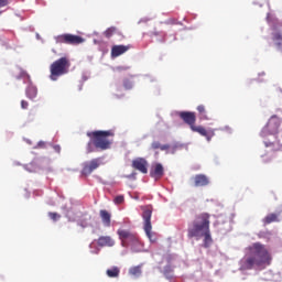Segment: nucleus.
<instances>
[{
	"instance_id": "1",
	"label": "nucleus",
	"mask_w": 282,
	"mask_h": 282,
	"mask_svg": "<svg viewBox=\"0 0 282 282\" xmlns=\"http://www.w3.org/2000/svg\"><path fill=\"white\" fill-rule=\"evenodd\" d=\"M113 130H95L87 132L90 139L86 145V153H96V151H109L113 144Z\"/></svg>"
},
{
	"instance_id": "2",
	"label": "nucleus",
	"mask_w": 282,
	"mask_h": 282,
	"mask_svg": "<svg viewBox=\"0 0 282 282\" xmlns=\"http://www.w3.org/2000/svg\"><path fill=\"white\" fill-rule=\"evenodd\" d=\"M187 236L193 237H205V248L213 246V238L210 237V215L203 213L196 216L195 220L188 225Z\"/></svg>"
},
{
	"instance_id": "3",
	"label": "nucleus",
	"mask_w": 282,
	"mask_h": 282,
	"mask_svg": "<svg viewBox=\"0 0 282 282\" xmlns=\"http://www.w3.org/2000/svg\"><path fill=\"white\" fill-rule=\"evenodd\" d=\"M272 258L265 249H250L245 257V269L252 270L253 268H263L270 265Z\"/></svg>"
},
{
	"instance_id": "4",
	"label": "nucleus",
	"mask_w": 282,
	"mask_h": 282,
	"mask_svg": "<svg viewBox=\"0 0 282 282\" xmlns=\"http://www.w3.org/2000/svg\"><path fill=\"white\" fill-rule=\"evenodd\" d=\"M69 67H72V61L67 56L54 61L50 65V78L52 80H58L61 76L69 74Z\"/></svg>"
},
{
	"instance_id": "5",
	"label": "nucleus",
	"mask_w": 282,
	"mask_h": 282,
	"mask_svg": "<svg viewBox=\"0 0 282 282\" xmlns=\"http://www.w3.org/2000/svg\"><path fill=\"white\" fill-rule=\"evenodd\" d=\"M142 210V219H143V230L150 241L155 242V234H153V226L151 225V217L153 216V206L145 205L141 207Z\"/></svg>"
},
{
	"instance_id": "6",
	"label": "nucleus",
	"mask_w": 282,
	"mask_h": 282,
	"mask_svg": "<svg viewBox=\"0 0 282 282\" xmlns=\"http://www.w3.org/2000/svg\"><path fill=\"white\" fill-rule=\"evenodd\" d=\"M117 235L122 242V246H138V236L127 229H118Z\"/></svg>"
},
{
	"instance_id": "7",
	"label": "nucleus",
	"mask_w": 282,
	"mask_h": 282,
	"mask_svg": "<svg viewBox=\"0 0 282 282\" xmlns=\"http://www.w3.org/2000/svg\"><path fill=\"white\" fill-rule=\"evenodd\" d=\"M56 43H65L66 45H80V43H85V39L80 35L74 34H62L55 37Z\"/></svg>"
},
{
	"instance_id": "8",
	"label": "nucleus",
	"mask_w": 282,
	"mask_h": 282,
	"mask_svg": "<svg viewBox=\"0 0 282 282\" xmlns=\"http://www.w3.org/2000/svg\"><path fill=\"white\" fill-rule=\"evenodd\" d=\"M101 165H102L101 158H96L90 161L84 162L83 169H82V175H85V177H87L88 175H91L93 171H96V169L100 167Z\"/></svg>"
},
{
	"instance_id": "9",
	"label": "nucleus",
	"mask_w": 282,
	"mask_h": 282,
	"mask_svg": "<svg viewBox=\"0 0 282 282\" xmlns=\"http://www.w3.org/2000/svg\"><path fill=\"white\" fill-rule=\"evenodd\" d=\"M180 118H182L183 122H185V124H188L189 129L193 130V128H195V122H197V116L195 115V112H191V111H182L178 113Z\"/></svg>"
},
{
	"instance_id": "10",
	"label": "nucleus",
	"mask_w": 282,
	"mask_h": 282,
	"mask_svg": "<svg viewBox=\"0 0 282 282\" xmlns=\"http://www.w3.org/2000/svg\"><path fill=\"white\" fill-rule=\"evenodd\" d=\"M132 167H134L135 171L143 173V175H147V173H149V162L144 158L134 159L132 161Z\"/></svg>"
},
{
	"instance_id": "11",
	"label": "nucleus",
	"mask_w": 282,
	"mask_h": 282,
	"mask_svg": "<svg viewBox=\"0 0 282 282\" xmlns=\"http://www.w3.org/2000/svg\"><path fill=\"white\" fill-rule=\"evenodd\" d=\"M150 177L153 180H162L164 177V165L162 163H153L150 169Z\"/></svg>"
},
{
	"instance_id": "12",
	"label": "nucleus",
	"mask_w": 282,
	"mask_h": 282,
	"mask_svg": "<svg viewBox=\"0 0 282 282\" xmlns=\"http://www.w3.org/2000/svg\"><path fill=\"white\" fill-rule=\"evenodd\" d=\"M279 119H276L275 117H272L269 122L267 123V126L263 128L262 133H279Z\"/></svg>"
},
{
	"instance_id": "13",
	"label": "nucleus",
	"mask_w": 282,
	"mask_h": 282,
	"mask_svg": "<svg viewBox=\"0 0 282 282\" xmlns=\"http://www.w3.org/2000/svg\"><path fill=\"white\" fill-rule=\"evenodd\" d=\"M192 131H194V133H199V135H203V138H206L207 142H210L213 138H215V130H206V128L203 126H196L192 129Z\"/></svg>"
},
{
	"instance_id": "14",
	"label": "nucleus",
	"mask_w": 282,
	"mask_h": 282,
	"mask_svg": "<svg viewBox=\"0 0 282 282\" xmlns=\"http://www.w3.org/2000/svg\"><path fill=\"white\" fill-rule=\"evenodd\" d=\"M194 186L196 188L208 186L210 184V180H208V176L204 174H197L193 177Z\"/></svg>"
},
{
	"instance_id": "15",
	"label": "nucleus",
	"mask_w": 282,
	"mask_h": 282,
	"mask_svg": "<svg viewBox=\"0 0 282 282\" xmlns=\"http://www.w3.org/2000/svg\"><path fill=\"white\" fill-rule=\"evenodd\" d=\"M131 50V45H115L111 48V56L112 58H118V56H122L126 52Z\"/></svg>"
},
{
	"instance_id": "16",
	"label": "nucleus",
	"mask_w": 282,
	"mask_h": 282,
	"mask_svg": "<svg viewBox=\"0 0 282 282\" xmlns=\"http://www.w3.org/2000/svg\"><path fill=\"white\" fill-rule=\"evenodd\" d=\"M97 243L101 248H113V246H116V241H113L109 236H101Z\"/></svg>"
},
{
	"instance_id": "17",
	"label": "nucleus",
	"mask_w": 282,
	"mask_h": 282,
	"mask_svg": "<svg viewBox=\"0 0 282 282\" xmlns=\"http://www.w3.org/2000/svg\"><path fill=\"white\" fill-rule=\"evenodd\" d=\"M279 221H281V218H279V214L276 213H270L262 219V224L264 226H270V224H279Z\"/></svg>"
},
{
	"instance_id": "18",
	"label": "nucleus",
	"mask_w": 282,
	"mask_h": 282,
	"mask_svg": "<svg viewBox=\"0 0 282 282\" xmlns=\"http://www.w3.org/2000/svg\"><path fill=\"white\" fill-rule=\"evenodd\" d=\"M101 221L106 228H109L111 226V214L107 209H101L99 212Z\"/></svg>"
},
{
	"instance_id": "19",
	"label": "nucleus",
	"mask_w": 282,
	"mask_h": 282,
	"mask_svg": "<svg viewBox=\"0 0 282 282\" xmlns=\"http://www.w3.org/2000/svg\"><path fill=\"white\" fill-rule=\"evenodd\" d=\"M39 89L35 86H28L26 88V96L30 98V100H34V98L37 96Z\"/></svg>"
},
{
	"instance_id": "20",
	"label": "nucleus",
	"mask_w": 282,
	"mask_h": 282,
	"mask_svg": "<svg viewBox=\"0 0 282 282\" xmlns=\"http://www.w3.org/2000/svg\"><path fill=\"white\" fill-rule=\"evenodd\" d=\"M151 149H153L154 151L160 149L161 151H169V149H171V145L169 144H160V141H153L151 144Z\"/></svg>"
},
{
	"instance_id": "21",
	"label": "nucleus",
	"mask_w": 282,
	"mask_h": 282,
	"mask_svg": "<svg viewBox=\"0 0 282 282\" xmlns=\"http://www.w3.org/2000/svg\"><path fill=\"white\" fill-rule=\"evenodd\" d=\"M107 276H109V278L120 276V269L118 267H113V268L107 270Z\"/></svg>"
},
{
	"instance_id": "22",
	"label": "nucleus",
	"mask_w": 282,
	"mask_h": 282,
	"mask_svg": "<svg viewBox=\"0 0 282 282\" xmlns=\"http://www.w3.org/2000/svg\"><path fill=\"white\" fill-rule=\"evenodd\" d=\"M197 111L200 116V120H208V115H206V107L204 105H199Z\"/></svg>"
},
{
	"instance_id": "23",
	"label": "nucleus",
	"mask_w": 282,
	"mask_h": 282,
	"mask_svg": "<svg viewBox=\"0 0 282 282\" xmlns=\"http://www.w3.org/2000/svg\"><path fill=\"white\" fill-rule=\"evenodd\" d=\"M173 274V268L171 265H165V268L163 269V275H165V278L171 279Z\"/></svg>"
},
{
	"instance_id": "24",
	"label": "nucleus",
	"mask_w": 282,
	"mask_h": 282,
	"mask_svg": "<svg viewBox=\"0 0 282 282\" xmlns=\"http://www.w3.org/2000/svg\"><path fill=\"white\" fill-rule=\"evenodd\" d=\"M128 272L132 276H139L141 274V268L140 267H132V268H130V270Z\"/></svg>"
},
{
	"instance_id": "25",
	"label": "nucleus",
	"mask_w": 282,
	"mask_h": 282,
	"mask_svg": "<svg viewBox=\"0 0 282 282\" xmlns=\"http://www.w3.org/2000/svg\"><path fill=\"white\" fill-rule=\"evenodd\" d=\"M116 26H111L105 31L106 39H111L112 34H116Z\"/></svg>"
},
{
	"instance_id": "26",
	"label": "nucleus",
	"mask_w": 282,
	"mask_h": 282,
	"mask_svg": "<svg viewBox=\"0 0 282 282\" xmlns=\"http://www.w3.org/2000/svg\"><path fill=\"white\" fill-rule=\"evenodd\" d=\"M113 204L120 206V204H124V195H118L113 198Z\"/></svg>"
},
{
	"instance_id": "27",
	"label": "nucleus",
	"mask_w": 282,
	"mask_h": 282,
	"mask_svg": "<svg viewBox=\"0 0 282 282\" xmlns=\"http://www.w3.org/2000/svg\"><path fill=\"white\" fill-rule=\"evenodd\" d=\"M48 217L53 221H57L58 219H61V215H58L57 213H52V212L48 213Z\"/></svg>"
},
{
	"instance_id": "28",
	"label": "nucleus",
	"mask_w": 282,
	"mask_h": 282,
	"mask_svg": "<svg viewBox=\"0 0 282 282\" xmlns=\"http://www.w3.org/2000/svg\"><path fill=\"white\" fill-rule=\"evenodd\" d=\"M9 3L8 0H0V8H6ZM0 14H2V11H0Z\"/></svg>"
},
{
	"instance_id": "29",
	"label": "nucleus",
	"mask_w": 282,
	"mask_h": 282,
	"mask_svg": "<svg viewBox=\"0 0 282 282\" xmlns=\"http://www.w3.org/2000/svg\"><path fill=\"white\" fill-rule=\"evenodd\" d=\"M273 41H282V35H281V33H275V34L273 35Z\"/></svg>"
},
{
	"instance_id": "30",
	"label": "nucleus",
	"mask_w": 282,
	"mask_h": 282,
	"mask_svg": "<svg viewBox=\"0 0 282 282\" xmlns=\"http://www.w3.org/2000/svg\"><path fill=\"white\" fill-rule=\"evenodd\" d=\"M123 87H126L127 89H131V87H132L131 82L124 80L123 82Z\"/></svg>"
},
{
	"instance_id": "31",
	"label": "nucleus",
	"mask_w": 282,
	"mask_h": 282,
	"mask_svg": "<svg viewBox=\"0 0 282 282\" xmlns=\"http://www.w3.org/2000/svg\"><path fill=\"white\" fill-rule=\"evenodd\" d=\"M29 106H30V104H28L26 100H22V101H21V108H22V109H28Z\"/></svg>"
},
{
	"instance_id": "32",
	"label": "nucleus",
	"mask_w": 282,
	"mask_h": 282,
	"mask_svg": "<svg viewBox=\"0 0 282 282\" xmlns=\"http://www.w3.org/2000/svg\"><path fill=\"white\" fill-rule=\"evenodd\" d=\"M36 149H45V141H40L36 145Z\"/></svg>"
},
{
	"instance_id": "33",
	"label": "nucleus",
	"mask_w": 282,
	"mask_h": 282,
	"mask_svg": "<svg viewBox=\"0 0 282 282\" xmlns=\"http://www.w3.org/2000/svg\"><path fill=\"white\" fill-rule=\"evenodd\" d=\"M53 149L56 153H61V145H54Z\"/></svg>"
},
{
	"instance_id": "34",
	"label": "nucleus",
	"mask_w": 282,
	"mask_h": 282,
	"mask_svg": "<svg viewBox=\"0 0 282 282\" xmlns=\"http://www.w3.org/2000/svg\"><path fill=\"white\" fill-rule=\"evenodd\" d=\"M264 164H268L270 162V159H263Z\"/></svg>"
},
{
	"instance_id": "35",
	"label": "nucleus",
	"mask_w": 282,
	"mask_h": 282,
	"mask_svg": "<svg viewBox=\"0 0 282 282\" xmlns=\"http://www.w3.org/2000/svg\"><path fill=\"white\" fill-rule=\"evenodd\" d=\"M254 248H262V246L259 245V243H256V245H254Z\"/></svg>"
}]
</instances>
